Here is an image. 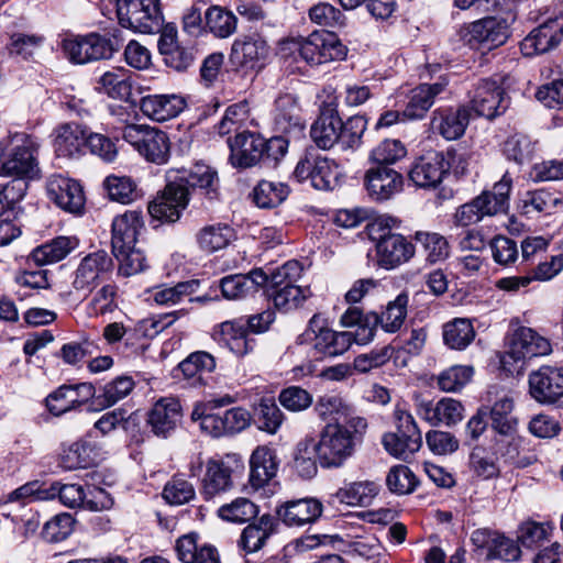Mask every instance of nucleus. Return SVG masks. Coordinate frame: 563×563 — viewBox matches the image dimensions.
Wrapping results in <instances>:
<instances>
[{
    "instance_id": "nucleus-49",
    "label": "nucleus",
    "mask_w": 563,
    "mask_h": 563,
    "mask_svg": "<svg viewBox=\"0 0 563 563\" xmlns=\"http://www.w3.org/2000/svg\"><path fill=\"white\" fill-rule=\"evenodd\" d=\"M96 457V446L87 439H81L64 449L60 462L66 470H77L91 466Z\"/></svg>"
},
{
    "instance_id": "nucleus-10",
    "label": "nucleus",
    "mask_w": 563,
    "mask_h": 563,
    "mask_svg": "<svg viewBox=\"0 0 563 563\" xmlns=\"http://www.w3.org/2000/svg\"><path fill=\"white\" fill-rule=\"evenodd\" d=\"M397 432L383 437V445L395 457L407 461L422 445V435L412 415L405 410H396Z\"/></svg>"
},
{
    "instance_id": "nucleus-63",
    "label": "nucleus",
    "mask_w": 563,
    "mask_h": 563,
    "mask_svg": "<svg viewBox=\"0 0 563 563\" xmlns=\"http://www.w3.org/2000/svg\"><path fill=\"white\" fill-rule=\"evenodd\" d=\"M415 240L423 246L430 263L443 261L450 254L446 239L439 233L418 231L415 234Z\"/></svg>"
},
{
    "instance_id": "nucleus-57",
    "label": "nucleus",
    "mask_w": 563,
    "mask_h": 563,
    "mask_svg": "<svg viewBox=\"0 0 563 563\" xmlns=\"http://www.w3.org/2000/svg\"><path fill=\"white\" fill-rule=\"evenodd\" d=\"M313 440L300 441L295 450L292 468L303 479H311L318 473Z\"/></svg>"
},
{
    "instance_id": "nucleus-52",
    "label": "nucleus",
    "mask_w": 563,
    "mask_h": 563,
    "mask_svg": "<svg viewBox=\"0 0 563 563\" xmlns=\"http://www.w3.org/2000/svg\"><path fill=\"white\" fill-rule=\"evenodd\" d=\"M274 520L271 515H263L256 523H251L244 528L240 545L249 553H253L263 548L266 540L273 533Z\"/></svg>"
},
{
    "instance_id": "nucleus-33",
    "label": "nucleus",
    "mask_w": 563,
    "mask_h": 563,
    "mask_svg": "<svg viewBox=\"0 0 563 563\" xmlns=\"http://www.w3.org/2000/svg\"><path fill=\"white\" fill-rule=\"evenodd\" d=\"M141 111L150 119L164 122L177 117L185 108V101L177 95H151L143 97Z\"/></svg>"
},
{
    "instance_id": "nucleus-23",
    "label": "nucleus",
    "mask_w": 563,
    "mask_h": 563,
    "mask_svg": "<svg viewBox=\"0 0 563 563\" xmlns=\"http://www.w3.org/2000/svg\"><path fill=\"white\" fill-rule=\"evenodd\" d=\"M562 208V194L552 188L527 190L520 199L521 212L530 218L552 216Z\"/></svg>"
},
{
    "instance_id": "nucleus-14",
    "label": "nucleus",
    "mask_w": 563,
    "mask_h": 563,
    "mask_svg": "<svg viewBox=\"0 0 563 563\" xmlns=\"http://www.w3.org/2000/svg\"><path fill=\"white\" fill-rule=\"evenodd\" d=\"M48 198L60 209L74 213H81L85 206L82 187L75 179L63 175H52L46 181Z\"/></svg>"
},
{
    "instance_id": "nucleus-58",
    "label": "nucleus",
    "mask_w": 563,
    "mask_h": 563,
    "mask_svg": "<svg viewBox=\"0 0 563 563\" xmlns=\"http://www.w3.org/2000/svg\"><path fill=\"white\" fill-rule=\"evenodd\" d=\"M75 519L68 512L55 515L47 520L41 531V537L48 543L66 540L74 531Z\"/></svg>"
},
{
    "instance_id": "nucleus-47",
    "label": "nucleus",
    "mask_w": 563,
    "mask_h": 563,
    "mask_svg": "<svg viewBox=\"0 0 563 563\" xmlns=\"http://www.w3.org/2000/svg\"><path fill=\"white\" fill-rule=\"evenodd\" d=\"M442 336L446 346L462 351L473 342L475 330L470 319L455 318L443 324Z\"/></svg>"
},
{
    "instance_id": "nucleus-5",
    "label": "nucleus",
    "mask_w": 563,
    "mask_h": 563,
    "mask_svg": "<svg viewBox=\"0 0 563 563\" xmlns=\"http://www.w3.org/2000/svg\"><path fill=\"white\" fill-rule=\"evenodd\" d=\"M312 334V349L323 357L343 355L353 343L367 344L371 342V332L362 330L360 333L352 331H335L323 324L318 314L309 320L307 335Z\"/></svg>"
},
{
    "instance_id": "nucleus-6",
    "label": "nucleus",
    "mask_w": 563,
    "mask_h": 563,
    "mask_svg": "<svg viewBox=\"0 0 563 563\" xmlns=\"http://www.w3.org/2000/svg\"><path fill=\"white\" fill-rule=\"evenodd\" d=\"M313 444L320 465L324 468L341 467L355 451L353 434L342 423H327Z\"/></svg>"
},
{
    "instance_id": "nucleus-50",
    "label": "nucleus",
    "mask_w": 563,
    "mask_h": 563,
    "mask_svg": "<svg viewBox=\"0 0 563 563\" xmlns=\"http://www.w3.org/2000/svg\"><path fill=\"white\" fill-rule=\"evenodd\" d=\"M177 183L186 185L189 188L200 189L209 200L218 197L219 179L217 173L209 166L196 165L186 177L179 178Z\"/></svg>"
},
{
    "instance_id": "nucleus-24",
    "label": "nucleus",
    "mask_w": 563,
    "mask_h": 563,
    "mask_svg": "<svg viewBox=\"0 0 563 563\" xmlns=\"http://www.w3.org/2000/svg\"><path fill=\"white\" fill-rule=\"evenodd\" d=\"M275 129L289 139L302 136L305 120L295 96L284 95L276 100Z\"/></svg>"
},
{
    "instance_id": "nucleus-64",
    "label": "nucleus",
    "mask_w": 563,
    "mask_h": 563,
    "mask_svg": "<svg viewBox=\"0 0 563 563\" xmlns=\"http://www.w3.org/2000/svg\"><path fill=\"white\" fill-rule=\"evenodd\" d=\"M104 187L111 200L123 205L133 202L139 196L136 184L126 176H108Z\"/></svg>"
},
{
    "instance_id": "nucleus-12",
    "label": "nucleus",
    "mask_w": 563,
    "mask_h": 563,
    "mask_svg": "<svg viewBox=\"0 0 563 563\" xmlns=\"http://www.w3.org/2000/svg\"><path fill=\"white\" fill-rule=\"evenodd\" d=\"M509 107V99L505 90L489 79L481 80L470 96V111L472 115L492 120L501 115Z\"/></svg>"
},
{
    "instance_id": "nucleus-29",
    "label": "nucleus",
    "mask_w": 563,
    "mask_h": 563,
    "mask_svg": "<svg viewBox=\"0 0 563 563\" xmlns=\"http://www.w3.org/2000/svg\"><path fill=\"white\" fill-rule=\"evenodd\" d=\"M472 113L468 106H461L456 110L435 111L431 121L432 130L445 140L460 139L470 123Z\"/></svg>"
},
{
    "instance_id": "nucleus-56",
    "label": "nucleus",
    "mask_w": 563,
    "mask_h": 563,
    "mask_svg": "<svg viewBox=\"0 0 563 563\" xmlns=\"http://www.w3.org/2000/svg\"><path fill=\"white\" fill-rule=\"evenodd\" d=\"M267 295L277 309L288 312L300 307L309 296V291L297 285L287 284L282 288L267 290Z\"/></svg>"
},
{
    "instance_id": "nucleus-21",
    "label": "nucleus",
    "mask_w": 563,
    "mask_h": 563,
    "mask_svg": "<svg viewBox=\"0 0 563 563\" xmlns=\"http://www.w3.org/2000/svg\"><path fill=\"white\" fill-rule=\"evenodd\" d=\"M251 413L246 409L235 407L205 418L202 432L213 438L232 435L245 430L251 424Z\"/></svg>"
},
{
    "instance_id": "nucleus-1",
    "label": "nucleus",
    "mask_w": 563,
    "mask_h": 563,
    "mask_svg": "<svg viewBox=\"0 0 563 563\" xmlns=\"http://www.w3.org/2000/svg\"><path fill=\"white\" fill-rule=\"evenodd\" d=\"M396 224V219L383 216L366 225L367 235L375 244L376 264L386 271L408 263L416 253L411 241L393 231Z\"/></svg>"
},
{
    "instance_id": "nucleus-9",
    "label": "nucleus",
    "mask_w": 563,
    "mask_h": 563,
    "mask_svg": "<svg viewBox=\"0 0 563 563\" xmlns=\"http://www.w3.org/2000/svg\"><path fill=\"white\" fill-rule=\"evenodd\" d=\"M117 14L123 27L144 34L159 31L163 23L159 0H118Z\"/></svg>"
},
{
    "instance_id": "nucleus-62",
    "label": "nucleus",
    "mask_w": 563,
    "mask_h": 563,
    "mask_svg": "<svg viewBox=\"0 0 563 563\" xmlns=\"http://www.w3.org/2000/svg\"><path fill=\"white\" fill-rule=\"evenodd\" d=\"M312 186L318 190H331L339 183V166L327 157L316 156Z\"/></svg>"
},
{
    "instance_id": "nucleus-38",
    "label": "nucleus",
    "mask_w": 563,
    "mask_h": 563,
    "mask_svg": "<svg viewBox=\"0 0 563 563\" xmlns=\"http://www.w3.org/2000/svg\"><path fill=\"white\" fill-rule=\"evenodd\" d=\"M175 550L183 563H221L218 550L210 544L199 545L196 533L177 539Z\"/></svg>"
},
{
    "instance_id": "nucleus-15",
    "label": "nucleus",
    "mask_w": 563,
    "mask_h": 563,
    "mask_svg": "<svg viewBox=\"0 0 563 563\" xmlns=\"http://www.w3.org/2000/svg\"><path fill=\"white\" fill-rule=\"evenodd\" d=\"M529 393L540 404H553L563 397V368L541 366L529 374Z\"/></svg>"
},
{
    "instance_id": "nucleus-25",
    "label": "nucleus",
    "mask_w": 563,
    "mask_h": 563,
    "mask_svg": "<svg viewBox=\"0 0 563 563\" xmlns=\"http://www.w3.org/2000/svg\"><path fill=\"white\" fill-rule=\"evenodd\" d=\"M408 303V295L406 292H401L394 300L387 303L385 310L380 314L376 312H368L367 324L364 330L371 332V341L375 336L376 327L378 324L385 332H397L406 320Z\"/></svg>"
},
{
    "instance_id": "nucleus-32",
    "label": "nucleus",
    "mask_w": 563,
    "mask_h": 563,
    "mask_svg": "<svg viewBox=\"0 0 563 563\" xmlns=\"http://www.w3.org/2000/svg\"><path fill=\"white\" fill-rule=\"evenodd\" d=\"M448 86L444 78L434 84H421L410 91L407 106L402 112L408 119H421L434 103L435 98L442 93Z\"/></svg>"
},
{
    "instance_id": "nucleus-61",
    "label": "nucleus",
    "mask_w": 563,
    "mask_h": 563,
    "mask_svg": "<svg viewBox=\"0 0 563 563\" xmlns=\"http://www.w3.org/2000/svg\"><path fill=\"white\" fill-rule=\"evenodd\" d=\"M534 153V143L522 133L510 135L504 143V154L507 159L521 165L529 162Z\"/></svg>"
},
{
    "instance_id": "nucleus-8",
    "label": "nucleus",
    "mask_w": 563,
    "mask_h": 563,
    "mask_svg": "<svg viewBox=\"0 0 563 563\" xmlns=\"http://www.w3.org/2000/svg\"><path fill=\"white\" fill-rule=\"evenodd\" d=\"M122 137L147 162L164 165L170 156V141L162 130L145 124H126Z\"/></svg>"
},
{
    "instance_id": "nucleus-3",
    "label": "nucleus",
    "mask_w": 563,
    "mask_h": 563,
    "mask_svg": "<svg viewBox=\"0 0 563 563\" xmlns=\"http://www.w3.org/2000/svg\"><path fill=\"white\" fill-rule=\"evenodd\" d=\"M512 189V178L505 173L490 190H484L471 201L460 206L453 214L456 227L467 228L481 222L485 217L504 213L509 208V195Z\"/></svg>"
},
{
    "instance_id": "nucleus-46",
    "label": "nucleus",
    "mask_w": 563,
    "mask_h": 563,
    "mask_svg": "<svg viewBox=\"0 0 563 563\" xmlns=\"http://www.w3.org/2000/svg\"><path fill=\"white\" fill-rule=\"evenodd\" d=\"M134 388V380L130 376H118L103 386L102 394L96 396L89 405L90 410H102L115 405L125 398Z\"/></svg>"
},
{
    "instance_id": "nucleus-30",
    "label": "nucleus",
    "mask_w": 563,
    "mask_h": 563,
    "mask_svg": "<svg viewBox=\"0 0 563 563\" xmlns=\"http://www.w3.org/2000/svg\"><path fill=\"white\" fill-rule=\"evenodd\" d=\"M180 404L175 398H162L148 412L147 423L157 437L166 438L180 420Z\"/></svg>"
},
{
    "instance_id": "nucleus-28",
    "label": "nucleus",
    "mask_w": 563,
    "mask_h": 563,
    "mask_svg": "<svg viewBox=\"0 0 563 563\" xmlns=\"http://www.w3.org/2000/svg\"><path fill=\"white\" fill-rule=\"evenodd\" d=\"M267 284V274L261 269H252L247 274L228 275L220 279L222 296L229 300L246 297Z\"/></svg>"
},
{
    "instance_id": "nucleus-44",
    "label": "nucleus",
    "mask_w": 563,
    "mask_h": 563,
    "mask_svg": "<svg viewBox=\"0 0 563 563\" xmlns=\"http://www.w3.org/2000/svg\"><path fill=\"white\" fill-rule=\"evenodd\" d=\"M378 490L379 487L374 482H354L339 488L332 495V499L347 506H368L378 494Z\"/></svg>"
},
{
    "instance_id": "nucleus-37",
    "label": "nucleus",
    "mask_w": 563,
    "mask_h": 563,
    "mask_svg": "<svg viewBox=\"0 0 563 563\" xmlns=\"http://www.w3.org/2000/svg\"><path fill=\"white\" fill-rule=\"evenodd\" d=\"M342 129V119L334 109H325L310 129L312 141L319 148L330 150L338 142V131Z\"/></svg>"
},
{
    "instance_id": "nucleus-40",
    "label": "nucleus",
    "mask_w": 563,
    "mask_h": 563,
    "mask_svg": "<svg viewBox=\"0 0 563 563\" xmlns=\"http://www.w3.org/2000/svg\"><path fill=\"white\" fill-rule=\"evenodd\" d=\"M250 484L253 488H262L277 472L275 452L267 446H257L250 459Z\"/></svg>"
},
{
    "instance_id": "nucleus-36",
    "label": "nucleus",
    "mask_w": 563,
    "mask_h": 563,
    "mask_svg": "<svg viewBox=\"0 0 563 563\" xmlns=\"http://www.w3.org/2000/svg\"><path fill=\"white\" fill-rule=\"evenodd\" d=\"M232 486V468L229 464L222 460H209L202 479L201 494L205 499H212L217 495L228 492Z\"/></svg>"
},
{
    "instance_id": "nucleus-35",
    "label": "nucleus",
    "mask_w": 563,
    "mask_h": 563,
    "mask_svg": "<svg viewBox=\"0 0 563 563\" xmlns=\"http://www.w3.org/2000/svg\"><path fill=\"white\" fill-rule=\"evenodd\" d=\"M143 228L142 212L129 210L114 218L112 222V250H123L135 245L140 230Z\"/></svg>"
},
{
    "instance_id": "nucleus-19",
    "label": "nucleus",
    "mask_w": 563,
    "mask_h": 563,
    "mask_svg": "<svg viewBox=\"0 0 563 563\" xmlns=\"http://www.w3.org/2000/svg\"><path fill=\"white\" fill-rule=\"evenodd\" d=\"M417 415L431 426H453L463 419L464 407L453 398L444 397L437 402L419 399L416 404Z\"/></svg>"
},
{
    "instance_id": "nucleus-26",
    "label": "nucleus",
    "mask_w": 563,
    "mask_h": 563,
    "mask_svg": "<svg viewBox=\"0 0 563 563\" xmlns=\"http://www.w3.org/2000/svg\"><path fill=\"white\" fill-rule=\"evenodd\" d=\"M488 401L493 402L488 408L493 429L503 435H510L516 431L517 419L512 416L515 401L509 391L497 388L488 391Z\"/></svg>"
},
{
    "instance_id": "nucleus-41",
    "label": "nucleus",
    "mask_w": 563,
    "mask_h": 563,
    "mask_svg": "<svg viewBox=\"0 0 563 563\" xmlns=\"http://www.w3.org/2000/svg\"><path fill=\"white\" fill-rule=\"evenodd\" d=\"M267 54L268 46L264 40L247 37L234 41L230 59L238 66L254 68L260 62L266 58Z\"/></svg>"
},
{
    "instance_id": "nucleus-55",
    "label": "nucleus",
    "mask_w": 563,
    "mask_h": 563,
    "mask_svg": "<svg viewBox=\"0 0 563 563\" xmlns=\"http://www.w3.org/2000/svg\"><path fill=\"white\" fill-rule=\"evenodd\" d=\"M217 514L224 521L244 523L257 516L258 507L249 498L238 497L222 505Z\"/></svg>"
},
{
    "instance_id": "nucleus-7",
    "label": "nucleus",
    "mask_w": 563,
    "mask_h": 563,
    "mask_svg": "<svg viewBox=\"0 0 563 563\" xmlns=\"http://www.w3.org/2000/svg\"><path fill=\"white\" fill-rule=\"evenodd\" d=\"M123 40L117 33L111 35L90 33L84 36L65 38L63 49L71 63L86 64L111 58L121 48Z\"/></svg>"
},
{
    "instance_id": "nucleus-16",
    "label": "nucleus",
    "mask_w": 563,
    "mask_h": 563,
    "mask_svg": "<svg viewBox=\"0 0 563 563\" xmlns=\"http://www.w3.org/2000/svg\"><path fill=\"white\" fill-rule=\"evenodd\" d=\"M113 267L112 258L104 251L86 255L78 264L73 280L76 290L91 291Z\"/></svg>"
},
{
    "instance_id": "nucleus-4",
    "label": "nucleus",
    "mask_w": 563,
    "mask_h": 563,
    "mask_svg": "<svg viewBox=\"0 0 563 563\" xmlns=\"http://www.w3.org/2000/svg\"><path fill=\"white\" fill-rule=\"evenodd\" d=\"M280 51L284 54L297 52L302 59L313 65L343 59L346 56V47L329 31H317L305 38L285 41Z\"/></svg>"
},
{
    "instance_id": "nucleus-27",
    "label": "nucleus",
    "mask_w": 563,
    "mask_h": 563,
    "mask_svg": "<svg viewBox=\"0 0 563 563\" xmlns=\"http://www.w3.org/2000/svg\"><path fill=\"white\" fill-rule=\"evenodd\" d=\"M322 503L313 497L288 500L277 510L283 522L289 527H301L314 522L322 514Z\"/></svg>"
},
{
    "instance_id": "nucleus-39",
    "label": "nucleus",
    "mask_w": 563,
    "mask_h": 563,
    "mask_svg": "<svg viewBox=\"0 0 563 563\" xmlns=\"http://www.w3.org/2000/svg\"><path fill=\"white\" fill-rule=\"evenodd\" d=\"M220 342L236 356H244L255 347V340L249 335L242 319L222 322L219 327Z\"/></svg>"
},
{
    "instance_id": "nucleus-60",
    "label": "nucleus",
    "mask_w": 563,
    "mask_h": 563,
    "mask_svg": "<svg viewBox=\"0 0 563 563\" xmlns=\"http://www.w3.org/2000/svg\"><path fill=\"white\" fill-rule=\"evenodd\" d=\"M473 374L472 366L453 365L438 375L437 384L442 391L455 393L471 380Z\"/></svg>"
},
{
    "instance_id": "nucleus-59",
    "label": "nucleus",
    "mask_w": 563,
    "mask_h": 563,
    "mask_svg": "<svg viewBox=\"0 0 563 563\" xmlns=\"http://www.w3.org/2000/svg\"><path fill=\"white\" fill-rule=\"evenodd\" d=\"M366 130V120L355 115L342 121V129L338 131V145L342 151L356 150L362 143V136Z\"/></svg>"
},
{
    "instance_id": "nucleus-20",
    "label": "nucleus",
    "mask_w": 563,
    "mask_h": 563,
    "mask_svg": "<svg viewBox=\"0 0 563 563\" xmlns=\"http://www.w3.org/2000/svg\"><path fill=\"white\" fill-rule=\"evenodd\" d=\"M552 352L550 341L528 327L518 328L511 338L507 356L515 361L549 355Z\"/></svg>"
},
{
    "instance_id": "nucleus-45",
    "label": "nucleus",
    "mask_w": 563,
    "mask_h": 563,
    "mask_svg": "<svg viewBox=\"0 0 563 563\" xmlns=\"http://www.w3.org/2000/svg\"><path fill=\"white\" fill-rule=\"evenodd\" d=\"M216 368L214 357L203 351L189 354L178 365V371L183 376L190 380L191 385H203L205 375L210 374Z\"/></svg>"
},
{
    "instance_id": "nucleus-13",
    "label": "nucleus",
    "mask_w": 563,
    "mask_h": 563,
    "mask_svg": "<svg viewBox=\"0 0 563 563\" xmlns=\"http://www.w3.org/2000/svg\"><path fill=\"white\" fill-rule=\"evenodd\" d=\"M509 37L506 19L486 16L470 23L463 31V38L471 45H485L487 48L503 45Z\"/></svg>"
},
{
    "instance_id": "nucleus-53",
    "label": "nucleus",
    "mask_w": 563,
    "mask_h": 563,
    "mask_svg": "<svg viewBox=\"0 0 563 563\" xmlns=\"http://www.w3.org/2000/svg\"><path fill=\"white\" fill-rule=\"evenodd\" d=\"M290 190L284 183L262 180L253 190V200L260 208H275L286 200Z\"/></svg>"
},
{
    "instance_id": "nucleus-11",
    "label": "nucleus",
    "mask_w": 563,
    "mask_h": 563,
    "mask_svg": "<svg viewBox=\"0 0 563 563\" xmlns=\"http://www.w3.org/2000/svg\"><path fill=\"white\" fill-rule=\"evenodd\" d=\"M189 202V192L183 183L172 181L148 203L150 216L162 223L180 219Z\"/></svg>"
},
{
    "instance_id": "nucleus-17",
    "label": "nucleus",
    "mask_w": 563,
    "mask_h": 563,
    "mask_svg": "<svg viewBox=\"0 0 563 563\" xmlns=\"http://www.w3.org/2000/svg\"><path fill=\"white\" fill-rule=\"evenodd\" d=\"M230 163L236 168H249L258 164L263 158L264 139L249 131H241L228 139Z\"/></svg>"
},
{
    "instance_id": "nucleus-2",
    "label": "nucleus",
    "mask_w": 563,
    "mask_h": 563,
    "mask_svg": "<svg viewBox=\"0 0 563 563\" xmlns=\"http://www.w3.org/2000/svg\"><path fill=\"white\" fill-rule=\"evenodd\" d=\"M12 143V148L0 164V175L15 178L3 188V195L10 202L23 198L27 188L24 179L38 174L35 143L24 134L15 135Z\"/></svg>"
},
{
    "instance_id": "nucleus-54",
    "label": "nucleus",
    "mask_w": 563,
    "mask_h": 563,
    "mask_svg": "<svg viewBox=\"0 0 563 563\" xmlns=\"http://www.w3.org/2000/svg\"><path fill=\"white\" fill-rule=\"evenodd\" d=\"M205 19L207 30L216 37H229L236 30L235 15L221 7H210L205 14Z\"/></svg>"
},
{
    "instance_id": "nucleus-42",
    "label": "nucleus",
    "mask_w": 563,
    "mask_h": 563,
    "mask_svg": "<svg viewBox=\"0 0 563 563\" xmlns=\"http://www.w3.org/2000/svg\"><path fill=\"white\" fill-rule=\"evenodd\" d=\"M234 239V229L222 222L205 225L196 234L198 246L206 253L225 249Z\"/></svg>"
},
{
    "instance_id": "nucleus-18",
    "label": "nucleus",
    "mask_w": 563,
    "mask_h": 563,
    "mask_svg": "<svg viewBox=\"0 0 563 563\" xmlns=\"http://www.w3.org/2000/svg\"><path fill=\"white\" fill-rule=\"evenodd\" d=\"M450 169V163L441 152H429L419 157L409 170L410 180L421 188H435Z\"/></svg>"
},
{
    "instance_id": "nucleus-51",
    "label": "nucleus",
    "mask_w": 563,
    "mask_h": 563,
    "mask_svg": "<svg viewBox=\"0 0 563 563\" xmlns=\"http://www.w3.org/2000/svg\"><path fill=\"white\" fill-rule=\"evenodd\" d=\"M200 282L197 279L180 282L174 286L161 285L153 290V300L158 305H176L185 299L194 301L191 296L198 290Z\"/></svg>"
},
{
    "instance_id": "nucleus-31",
    "label": "nucleus",
    "mask_w": 563,
    "mask_h": 563,
    "mask_svg": "<svg viewBox=\"0 0 563 563\" xmlns=\"http://www.w3.org/2000/svg\"><path fill=\"white\" fill-rule=\"evenodd\" d=\"M563 38V23L549 20L534 29L522 42L527 55L543 54L555 48Z\"/></svg>"
},
{
    "instance_id": "nucleus-22",
    "label": "nucleus",
    "mask_w": 563,
    "mask_h": 563,
    "mask_svg": "<svg viewBox=\"0 0 563 563\" xmlns=\"http://www.w3.org/2000/svg\"><path fill=\"white\" fill-rule=\"evenodd\" d=\"M364 185L374 200L383 201L401 191L404 179L397 170L388 166H376L366 172Z\"/></svg>"
},
{
    "instance_id": "nucleus-48",
    "label": "nucleus",
    "mask_w": 563,
    "mask_h": 563,
    "mask_svg": "<svg viewBox=\"0 0 563 563\" xmlns=\"http://www.w3.org/2000/svg\"><path fill=\"white\" fill-rule=\"evenodd\" d=\"M317 416L327 423H341L353 413V408L340 395L325 394L320 396L313 408Z\"/></svg>"
},
{
    "instance_id": "nucleus-43",
    "label": "nucleus",
    "mask_w": 563,
    "mask_h": 563,
    "mask_svg": "<svg viewBox=\"0 0 563 563\" xmlns=\"http://www.w3.org/2000/svg\"><path fill=\"white\" fill-rule=\"evenodd\" d=\"M78 245V241L71 236H57L49 242L36 246L32 253V260L40 266L57 263L64 260Z\"/></svg>"
},
{
    "instance_id": "nucleus-34",
    "label": "nucleus",
    "mask_w": 563,
    "mask_h": 563,
    "mask_svg": "<svg viewBox=\"0 0 563 563\" xmlns=\"http://www.w3.org/2000/svg\"><path fill=\"white\" fill-rule=\"evenodd\" d=\"M87 142V130L79 123H65L55 129L54 147L59 157L81 154Z\"/></svg>"
}]
</instances>
